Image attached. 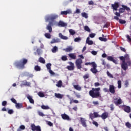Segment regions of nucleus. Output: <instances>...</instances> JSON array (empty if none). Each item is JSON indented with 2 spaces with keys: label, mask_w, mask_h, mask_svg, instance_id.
<instances>
[{
  "label": "nucleus",
  "mask_w": 131,
  "mask_h": 131,
  "mask_svg": "<svg viewBox=\"0 0 131 131\" xmlns=\"http://www.w3.org/2000/svg\"><path fill=\"white\" fill-rule=\"evenodd\" d=\"M100 91H101L100 88H92V90L89 91L90 96L92 97L93 99L100 98L101 97Z\"/></svg>",
  "instance_id": "f257e3e1"
},
{
  "label": "nucleus",
  "mask_w": 131,
  "mask_h": 131,
  "mask_svg": "<svg viewBox=\"0 0 131 131\" xmlns=\"http://www.w3.org/2000/svg\"><path fill=\"white\" fill-rule=\"evenodd\" d=\"M27 62H28V60L26 58H24L20 61H15L14 63V65H15L17 68H19V69H24V68H25V64H27Z\"/></svg>",
  "instance_id": "f03ea898"
},
{
  "label": "nucleus",
  "mask_w": 131,
  "mask_h": 131,
  "mask_svg": "<svg viewBox=\"0 0 131 131\" xmlns=\"http://www.w3.org/2000/svg\"><path fill=\"white\" fill-rule=\"evenodd\" d=\"M119 59L120 60L122 61V63L121 65L122 69H123L124 71H126V70H127V63H126V62H125V59L124 56H120L119 57Z\"/></svg>",
  "instance_id": "7ed1b4c3"
},
{
  "label": "nucleus",
  "mask_w": 131,
  "mask_h": 131,
  "mask_svg": "<svg viewBox=\"0 0 131 131\" xmlns=\"http://www.w3.org/2000/svg\"><path fill=\"white\" fill-rule=\"evenodd\" d=\"M58 18V15L56 14H51L50 15H47L45 17V20L46 22L48 21H54Z\"/></svg>",
  "instance_id": "20e7f679"
},
{
  "label": "nucleus",
  "mask_w": 131,
  "mask_h": 131,
  "mask_svg": "<svg viewBox=\"0 0 131 131\" xmlns=\"http://www.w3.org/2000/svg\"><path fill=\"white\" fill-rule=\"evenodd\" d=\"M81 64H82V59H81V58L76 59L75 61V65L77 69H80L81 68H82Z\"/></svg>",
  "instance_id": "39448f33"
},
{
  "label": "nucleus",
  "mask_w": 131,
  "mask_h": 131,
  "mask_svg": "<svg viewBox=\"0 0 131 131\" xmlns=\"http://www.w3.org/2000/svg\"><path fill=\"white\" fill-rule=\"evenodd\" d=\"M124 58L125 61H126V63L127 65V69H128V66H131V61L130 59H129V56L128 55V54H126L124 55Z\"/></svg>",
  "instance_id": "423d86ee"
},
{
  "label": "nucleus",
  "mask_w": 131,
  "mask_h": 131,
  "mask_svg": "<svg viewBox=\"0 0 131 131\" xmlns=\"http://www.w3.org/2000/svg\"><path fill=\"white\" fill-rule=\"evenodd\" d=\"M31 127L32 131H41V128H40V126L39 125L35 126V124H32Z\"/></svg>",
  "instance_id": "0eeeda50"
},
{
  "label": "nucleus",
  "mask_w": 131,
  "mask_h": 131,
  "mask_svg": "<svg viewBox=\"0 0 131 131\" xmlns=\"http://www.w3.org/2000/svg\"><path fill=\"white\" fill-rule=\"evenodd\" d=\"M114 103L116 106H118V105H120L122 103V100H121V98H120V97H119V98H114Z\"/></svg>",
  "instance_id": "6e6552de"
},
{
  "label": "nucleus",
  "mask_w": 131,
  "mask_h": 131,
  "mask_svg": "<svg viewBox=\"0 0 131 131\" xmlns=\"http://www.w3.org/2000/svg\"><path fill=\"white\" fill-rule=\"evenodd\" d=\"M92 67L93 68L90 69V71L92 72V73L94 74H96V73L99 72L97 69V64L96 63L92 66Z\"/></svg>",
  "instance_id": "1a4fd4ad"
},
{
  "label": "nucleus",
  "mask_w": 131,
  "mask_h": 131,
  "mask_svg": "<svg viewBox=\"0 0 131 131\" xmlns=\"http://www.w3.org/2000/svg\"><path fill=\"white\" fill-rule=\"evenodd\" d=\"M69 64L70 66H68L67 67V69L69 70L70 71H73V70H74V63H73L72 62L70 61L69 62Z\"/></svg>",
  "instance_id": "9d476101"
},
{
  "label": "nucleus",
  "mask_w": 131,
  "mask_h": 131,
  "mask_svg": "<svg viewBox=\"0 0 131 131\" xmlns=\"http://www.w3.org/2000/svg\"><path fill=\"white\" fill-rule=\"evenodd\" d=\"M122 108L125 112H126V113H129L131 112L130 107L129 106L123 105H122Z\"/></svg>",
  "instance_id": "9b49d317"
},
{
  "label": "nucleus",
  "mask_w": 131,
  "mask_h": 131,
  "mask_svg": "<svg viewBox=\"0 0 131 131\" xmlns=\"http://www.w3.org/2000/svg\"><path fill=\"white\" fill-rule=\"evenodd\" d=\"M112 8L115 11H117V8H119V3L118 2H115L114 4H112Z\"/></svg>",
  "instance_id": "f8f14e48"
},
{
  "label": "nucleus",
  "mask_w": 131,
  "mask_h": 131,
  "mask_svg": "<svg viewBox=\"0 0 131 131\" xmlns=\"http://www.w3.org/2000/svg\"><path fill=\"white\" fill-rule=\"evenodd\" d=\"M80 122L83 127H86L88 125H86V120L83 118H80Z\"/></svg>",
  "instance_id": "ddd939ff"
},
{
  "label": "nucleus",
  "mask_w": 131,
  "mask_h": 131,
  "mask_svg": "<svg viewBox=\"0 0 131 131\" xmlns=\"http://www.w3.org/2000/svg\"><path fill=\"white\" fill-rule=\"evenodd\" d=\"M108 115H109V114L108 113V112H105L102 113L101 115H100V117L101 118H102V119H103L104 120H105V119H106V118H108Z\"/></svg>",
  "instance_id": "4468645a"
},
{
  "label": "nucleus",
  "mask_w": 131,
  "mask_h": 131,
  "mask_svg": "<svg viewBox=\"0 0 131 131\" xmlns=\"http://www.w3.org/2000/svg\"><path fill=\"white\" fill-rule=\"evenodd\" d=\"M109 92H110L111 94L114 95V94H115V86H114L113 85H110Z\"/></svg>",
  "instance_id": "2eb2a0df"
},
{
  "label": "nucleus",
  "mask_w": 131,
  "mask_h": 131,
  "mask_svg": "<svg viewBox=\"0 0 131 131\" xmlns=\"http://www.w3.org/2000/svg\"><path fill=\"white\" fill-rule=\"evenodd\" d=\"M52 26H53V22L50 21L46 28L47 30H49V32L50 33L52 31Z\"/></svg>",
  "instance_id": "dca6fc26"
},
{
  "label": "nucleus",
  "mask_w": 131,
  "mask_h": 131,
  "mask_svg": "<svg viewBox=\"0 0 131 131\" xmlns=\"http://www.w3.org/2000/svg\"><path fill=\"white\" fill-rule=\"evenodd\" d=\"M107 59L108 61H111L112 62H113V63H115V64H117V60L114 59V58L112 56H108L107 57Z\"/></svg>",
  "instance_id": "f3484780"
},
{
  "label": "nucleus",
  "mask_w": 131,
  "mask_h": 131,
  "mask_svg": "<svg viewBox=\"0 0 131 131\" xmlns=\"http://www.w3.org/2000/svg\"><path fill=\"white\" fill-rule=\"evenodd\" d=\"M58 25L60 27H65V26H67V24L64 23L62 20H60L58 24Z\"/></svg>",
  "instance_id": "a211bd4d"
},
{
  "label": "nucleus",
  "mask_w": 131,
  "mask_h": 131,
  "mask_svg": "<svg viewBox=\"0 0 131 131\" xmlns=\"http://www.w3.org/2000/svg\"><path fill=\"white\" fill-rule=\"evenodd\" d=\"M61 117L62 119H64V120H69V119H70V118L66 114H62Z\"/></svg>",
  "instance_id": "6ab92c4d"
},
{
  "label": "nucleus",
  "mask_w": 131,
  "mask_h": 131,
  "mask_svg": "<svg viewBox=\"0 0 131 131\" xmlns=\"http://www.w3.org/2000/svg\"><path fill=\"white\" fill-rule=\"evenodd\" d=\"M71 11H70V10H68L67 11H61L60 12V14L61 15H68V14H71Z\"/></svg>",
  "instance_id": "aec40b11"
},
{
  "label": "nucleus",
  "mask_w": 131,
  "mask_h": 131,
  "mask_svg": "<svg viewBox=\"0 0 131 131\" xmlns=\"http://www.w3.org/2000/svg\"><path fill=\"white\" fill-rule=\"evenodd\" d=\"M59 37H60L61 39H63L64 40H67V39H68V37L63 35L61 33H60L59 34Z\"/></svg>",
  "instance_id": "412c9836"
},
{
  "label": "nucleus",
  "mask_w": 131,
  "mask_h": 131,
  "mask_svg": "<svg viewBox=\"0 0 131 131\" xmlns=\"http://www.w3.org/2000/svg\"><path fill=\"white\" fill-rule=\"evenodd\" d=\"M73 50V48H72V46H70L66 49H63V51H65L67 53H69L70 52H71Z\"/></svg>",
  "instance_id": "4be33fe9"
},
{
  "label": "nucleus",
  "mask_w": 131,
  "mask_h": 131,
  "mask_svg": "<svg viewBox=\"0 0 131 131\" xmlns=\"http://www.w3.org/2000/svg\"><path fill=\"white\" fill-rule=\"evenodd\" d=\"M31 84V83L30 82H28L26 80H24L22 82L23 85H26L27 86H30Z\"/></svg>",
  "instance_id": "5701e85b"
},
{
  "label": "nucleus",
  "mask_w": 131,
  "mask_h": 131,
  "mask_svg": "<svg viewBox=\"0 0 131 131\" xmlns=\"http://www.w3.org/2000/svg\"><path fill=\"white\" fill-rule=\"evenodd\" d=\"M27 99H29V101L30 102V103H31V104H34V100H33V99H32V97H31L30 95H28L27 97Z\"/></svg>",
  "instance_id": "b1692460"
},
{
  "label": "nucleus",
  "mask_w": 131,
  "mask_h": 131,
  "mask_svg": "<svg viewBox=\"0 0 131 131\" xmlns=\"http://www.w3.org/2000/svg\"><path fill=\"white\" fill-rule=\"evenodd\" d=\"M15 107L17 109H20V108H23V104L16 103L15 104Z\"/></svg>",
  "instance_id": "393cba45"
},
{
  "label": "nucleus",
  "mask_w": 131,
  "mask_h": 131,
  "mask_svg": "<svg viewBox=\"0 0 131 131\" xmlns=\"http://www.w3.org/2000/svg\"><path fill=\"white\" fill-rule=\"evenodd\" d=\"M69 57L73 59V60H75V59H76V55H75V54L74 53L69 54Z\"/></svg>",
  "instance_id": "a878e982"
},
{
  "label": "nucleus",
  "mask_w": 131,
  "mask_h": 131,
  "mask_svg": "<svg viewBox=\"0 0 131 131\" xmlns=\"http://www.w3.org/2000/svg\"><path fill=\"white\" fill-rule=\"evenodd\" d=\"M86 42L89 45V46H91L94 43V42L92 40H90V37H87L86 40Z\"/></svg>",
  "instance_id": "bb28decb"
},
{
  "label": "nucleus",
  "mask_w": 131,
  "mask_h": 131,
  "mask_svg": "<svg viewBox=\"0 0 131 131\" xmlns=\"http://www.w3.org/2000/svg\"><path fill=\"white\" fill-rule=\"evenodd\" d=\"M55 97L58 98V99H62L63 98V96L60 93H55Z\"/></svg>",
  "instance_id": "cd10ccee"
},
{
  "label": "nucleus",
  "mask_w": 131,
  "mask_h": 131,
  "mask_svg": "<svg viewBox=\"0 0 131 131\" xmlns=\"http://www.w3.org/2000/svg\"><path fill=\"white\" fill-rule=\"evenodd\" d=\"M38 61L42 64H45L46 63V60L43 58L40 57L38 59Z\"/></svg>",
  "instance_id": "c85d7f7f"
},
{
  "label": "nucleus",
  "mask_w": 131,
  "mask_h": 131,
  "mask_svg": "<svg viewBox=\"0 0 131 131\" xmlns=\"http://www.w3.org/2000/svg\"><path fill=\"white\" fill-rule=\"evenodd\" d=\"M56 42H60V39H53L51 41V43H55Z\"/></svg>",
  "instance_id": "c756f323"
},
{
  "label": "nucleus",
  "mask_w": 131,
  "mask_h": 131,
  "mask_svg": "<svg viewBox=\"0 0 131 131\" xmlns=\"http://www.w3.org/2000/svg\"><path fill=\"white\" fill-rule=\"evenodd\" d=\"M74 88L77 91H81V87L79 86V85H74Z\"/></svg>",
  "instance_id": "7c9ffc66"
},
{
  "label": "nucleus",
  "mask_w": 131,
  "mask_h": 131,
  "mask_svg": "<svg viewBox=\"0 0 131 131\" xmlns=\"http://www.w3.org/2000/svg\"><path fill=\"white\" fill-rule=\"evenodd\" d=\"M41 108L43 109V110H48V109H50V107L48 105H42L41 106Z\"/></svg>",
  "instance_id": "2f4dec72"
},
{
  "label": "nucleus",
  "mask_w": 131,
  "mask_h": 131,
  "mask_svg": "<svg viewBox=\"0 0 131 131\" xmlns=\"http://www.w3.org/2000/svg\"><path fill=\"white\" fill-rule=\"evenodd\" d=\"M81 16L83 18H85V19H88V18H89V16L88 15L87 13L85 12H82L81 13Z\"/></svg>",
  "instance_id": "473e14b6"
},
{
  "label": "nucleus",
  "mask_w": 131,
  "mask_h": 131,
  "mask_svg": "<svg viewBox=\"0 0 131 131\" xmlns=\"http://www.w3.org/2000/svg\"><path fill=\"white\" fill-rule=\"evenodd\" d=\"M62 85V81L61 80L58 81V82H57V84H56V86H57L58 88H61Z\"/></svg>",
  "instance_id": "72a5a7b5"
},
{
  "label": "nucleus",
  "mask_w": 131,
  "mask_h": 131,
  "mask_svg": "<svg viewBox=\"0 0 131 131\" xmlns=\"http://www.w3.org/2000/svg\"><path fill=\"white\" fill-rule=\"evenodd\" d=\"M52 53H56L58 52V47L57 46H54L52 49Z\"/></svg>",
  "instance_id": "f704fd0d"
},
{
  "label": "nucleus",
  "mask_w": 131,
  "mask_h": 131,
  "mask_svg": "<svg viewBox=\"0 0 131 131\" xmlns=\"http://www.w3.org/2000/svg\"><path fill=\"white\" fill-rule=\"evenodd\" d=\"M84 30L85 31H88V32H91V29L88 26H85L84 27Z\"/></svg>",
  "instance_id": "c9c22d12"
},
{
  "label": "nucleus",
  "mask_w": 131,
  "mask_h": 131,
  "mask_svg": "<svg viewBox=\"0 0 131 131\" xmlns=\"http://www.w3.org/2000/svg\"><path fill=\"white\" fill-rule=\"evenodd\" d=\"M41 68L40 66H35L34 67V70H35V71H40L41 70Z\"/></svg>",
  "instance_id": "e433bc0d"
},
{
  "label": "nucleus",
  "mask_w": 131,
  "mask_h": 131,
  "mask_svg": "<svg viewBox=\"0 0 131 131\" xmlns=\"http://www.w3.org/2000/svg\"><path fill=\"white\" fill-rule=\"evenodd\" d=\"M38 96H39V97H40V98H43V97H45V94H43V93L41 92H39L37 94Z\"/></svg>",
  "instance_id": "4c0bfd02"
},
{
  "label": "nucleus",
  "mask_w": 131,
  "mask_h": 131,
  "mask_svg": "<svg viewBox=\"0 0 131 131\" xmlns=\"http://www.w3.org/2000/svg\"><path fill=\"white\" fill-rule=\"evenodd\" d=\"M69 33H70V34H71V35H74V34H75L76 33L75 31H74L73 29H70Z\"/></svg>",
  "instance_id": "58836bf2"
},
{
  "label": "nucleus",
  "mask_w": 131,
  "mask_h": 131,
  "mask_svg": "<svg viewBox=\"0 0 131 131\" xmlns=\"http://www.w3.org/2000/svg\"><path fill=\"white\" fill-rule=\"evenodd\" d=\"M90 78V74H85L83 76V78H84V80L88 79V78Z\"/></svg>",
  "instance_id": "ea45409f"
},
{
  "label": "nucleus",
  "mask_w": 131,
  "mask_h": 131,
  "mask_svg": "<svg viewBox=\"0 0 131 131\" xmlns=\"http://www.w3.org/2000/svg\"><path fill=\"white\" fill-rule=\"evenodd\" d=\"M125 88H128V85H129V82L128 80H126L124 82Z\"/></svg>",
  "instance_id": "a19ab883"
},
{
  "label": "nucleus",
  "mask_w": 131,
  "mask_h": 131,
  "mask_svg": "<svg viewBox=\"0 0 131 131\" xmlns=\"http://www.w3.org/2000/svg\"><path fill=\"white\" fill-rule=\"evenodd\" d=\"M122 8H124V10H126V11H130V8L126 6L122 5Z\"/></svg>",
  "instance_id": "79ce46f5"
},
{
  "label": "nucleus",
  "mask_w": 131,
  "mask_h": 131,
  "mask_svg": "<svg viewBox=\"0 0 131 131\" xmlns=\"http://www.w3.org/2000/svg\"><path fill=\"white\" fill-rule=\"evenodd\" d=\"M99 39L101 40V41H107V38L102 37H99Z\"/></svg>",
  "instance_id": "37998d69"
},
{
  "label": "nucleus",
  "mask_w": 131,
  "mask_h": 131,
  "mask_svg": "<svg viewBox=\"0 0 131 131\" xmlns=\"http://www.w3.org/2000/svg\"><path fill=\"white\" fill-rule=\"evenodd\" d=\"M119 22L120 24H125L126 23L125 20L121 19H119Z\"/></svg>",
  "instance_id": "c03bdc74"
},
{
  "label": "nucleus",
  "mask_w": 131,
  "mask_h": 131,
  "mask_svg": "<svg viewBox=\"0 0 131 131\" xmlns=\"http://www.w3.org/2000/svg\"><path fill=\"white\" fill-rule=\"evenodd\" d=\"M106 74H107V76H108V77H110V78H113V75L112 74H111V73H110V72H109V71L106 72Z\"/></svg>",
  "instance_id": "a18cd8bd"
},
{
  "label": "nucleus",
  "mask_w": 131,
  "mask_h": 131,
  "mask_svg": "<svg viewBox=\"0 0 131 131\" xmlns=\"http://www.w3.org/2000/svg\"><path fill=\"white\" fill-rule=\"evenodd\" d=\"M94 118H97L98 117H101V115H99V114H98L97 112H94Z\"/></svg>",
  "instance_id": "49530a36"
},
{
  "label": "nucleus",
  "mask_w": 131,
  "mask_h": 131,
  "mask_svg": "<svg viewBox=\"0 0 131 131\" xmlns=\"http://www.w3.org/2000/svg\"><path fill=\"white\" fill-rule=\"evenodd\" d=\"M45 36L46 37V38H51V34L49 33H45Z\"/></svg>",
  "instance_id": "de8ad7c7"
},
{
  "label": "nucleus",
  "mask_w": 131,
  "mask_h": 131,
  "mask_svg": "<svg viewBox=\"0 0 131 131\" xmlns=\"http://www.w3.org/2000/svg\"><path fill=\"white\" fill-rule=\"evenodd\" d=\"M117 83L118 89H121V80H118Z\"/></svg>",
  "instance_id": "09e8293b"
},
{
  "label": "nucleus",
  "mask_w": 131,
  "mask_h": 131,
  "mask_svg": "<svg viewBox=\"0 0 131 131\" xmlns=\"http://www.w3.org/2000/svg\"><path fill=\"white\" fill-rule=\"evenodd\" d=\"M61 60L62 61H67V60H68V58H67V56H66V55L64 56H62L61 57Z\"/></svg>",
  "instance_id": "8fccbe9b"
},
{
  "label": "nucleus",
  "mask_w": 131,
  "mask_h": 131,
  "mask_svg": "<svg viewBox=\"0 0 131 131\" xmlns=\"http://www.w3.org/2000/svg\"><path fill=\"white\" fill-rule=\"evenodd\" d=\"M89 116H90V118H91V119H92V120H93V119H94V118H95V115L93 113H90L89 115Z\"/></svg>",
  "instance_id": "3c124183"
},
{
  "label": "nucleus",
  "mask_w": 131,
  "mask_h": 131,
  "mask_svg": "<svg viewBox=\"0 0 131 131\" xmlns=\"http://www.w3.org/2000/svg\"><path fill=\"white\" fill-rule=\"evenodd\" d=\"M96 63V62H85V65H86V66H88V65H92V66L94 64H95Z\"/></svg>",
  "instance_id": "603ef678"
},
{
  "label": "nucleus",
  "mask_w": 131,
  "mask_h": 131,
  "mask_svg": "<svg viewBox=\"0 0 131 131\" xmlns=\"http://www.w3.org/2000/svg\"><path fill=\"white\" fill-rule=\"evenodd\" d=\"M80 40H81V38H80V37H77L74 39V41L75 42H78V41H80Z\"/></svg>",
  "instance_id": "864d4df0"
},
{
  "label": "nucleus",
  "mask_w": 131,
  "mask_h": 131,
  "mask_svg": "<svg viewBox=\"0 0 131 131\" xmlns=\"http://www.w3.org/2000/svg\"><path fill=\"white\" fill-rule=\"evenodd\" d=\"M124 8L122 7V8H120L119 9V13H124Z\"/></svg>",
  "instance_id": "5fc2aeb1"
},
{
  "label": "nucleus",
  "mask_w": 131,
  "mask_h": 131,
  "mask_svg": "<svg viewBox=\"0 0 131 131\" xmlns=\"http://www.w3.org/2000/svg\"><path fill=\"white\" fill-rule=\"evenodd\" d=\"M126 38H127V41H128V42H131V38H130V36H129V35H126Z\"/></svg>",
  "instance_id": "6e6d98bb"
},
{
  "label": "nucleus",
  "mask_w": 131,
  "mask_h": 131,
  "mask_svg": "<svg viewBox=\"0 0 131 131\" xmlns=\"http://www.w3.org/2000/svg\"><path fill=\"white\" fill-rule=\"evenodd\" d=\"M51 66H52V64H51V63H47V64L46 67H47V69H48V70H51Z\"/></svg>",
  "instance_id": "4d7b16f0"
},
{
  "label": "nucleus",
  "mask_w": 131,
  "mask_h": 131,
  "mask_svg": "<svg viewBox=\"0 0 131 131\" xmlns=\"http://www.w3.org/2000/svg\"><path fill=\"white\" fill-rule=\"evenodd\" d=\"M92 123H93V124L95 125V126H96V127H98L99 126V124H98V122H97L95 121H93Z\"/></svg>",
  "instance_id": "13d9d810"
},
{
  "label": "nucleus",
  "mask_w": 131,
  "mask_h": 131,
  "mask_svg": "<svg viewBox=\"0 0 131 131\" xmlns=\"http://www.w3.org/2000/svg\"><path fill=\"white\" fill-rule=\"evenodd\" d=\"M38 114L39 115V116H42V117H43V116H45V114H43V113L40 111L38 112Z\"/></svg>",
  "instance_id": "bf43d9fd"
},
{
  "label": "nucleus",
  "mask_w": 131,
  "mask_h": 131,
  "mask_svg": "<svg viewBox=\"0 0 131 131\" xmlns=\"http://www.w3.org/2000/svg\"><path fill=\"white\" fill-rule=\"evenodd\" d=\"M89 36L91 38H94V37H95V36H96V34H95V33L90 34Z\"/></svg>",
  "instance_id": "052dcab7"
},
{
  "label": "nucleus",
  "mask_w": 131,
  "mask_h": 131,
  "mask_svg": "<svg viewBox=\"0 0 131 131\" xmlns=\"http://www.w3.org/2000/svg\"><path fill=\"white\" fill-rule=\"evenodd\" d=\"M11 102H12V103H14V104H16L17 103V100H16V99H15V98H11Z\"/></svg>",
  "instance_id": "680f3d73"
},
{
  "label": "nucleus",
  "mask_w": 131,
  "mask_h": 131,
  "mask_svg": "<svg viewBox=\"0 0 131 131\" xmlns=\"http://www.w3.org/2000/svg\"><path fill=\"white\" fill-rule=\"evenodd\" d=\"M110 108L111 111H113L114 110V105H113V104L110 105Z\"/></svg>",
  "instance_id": "e2e57ef3"
},
{
  "label": "nucleus",
  "mask_w": 131,
  "mask_h": 131,
  "mask_svg": "<svg viewBox=\"0 0 131 131\" xmlns=\"http://www.w3.org/2000/svg\"><path fill=\"white\" fill-rule=\"evenodd\" d=\"M8 113V114H13V113H14V111L13 110H9Z\"/></svg>",
  "instance_id": "0e129e2a"
},
{
  "label": "nucleus",
  "mask_w": 131,
  "mask_h": 131,
  "mask_svg": "<svg viewBox=\"0 0 131 131\" xmlns=\"http://www.w3.org/2000/svg\"><path fill=\"white\" fill-rule=\"evenodd\" d=\"M120 49L121 51H122V52H124V53H125V52H126V50H125V49L122 47H120Z\"/></svg>",
  "instance_id": "69168bd1"
},
{
  "label": "nucleus",
  "mask_w": 131,
  "mask_h": 131,
  "mask_svg": "<svg viewBox=\"0 0 131 131\" xmlns=\"http://www.w3.org/2000/svg\"><path fill=\"white\" fill-rule=\"evenodd\" d=\"M7 101H3L2 102V106H7Z\"/></svg>",
  "instance_id": "338daca9"
},
{
  "label": "nucleus",
  "mask_w": 131,
  "mask_h": 131,
  "mask_svg": "<svg viewBox=\"0 0 131 131\" xmlns=\"http://www.w3.org/2000/svg\"><path fill=\"white\" fill-rule=\"evenodd\" d=\"M36 52H37V55H40V49H37L36 50Z\"/></svg>",
  "instance_id": "774afa93"
}]
</instances>
